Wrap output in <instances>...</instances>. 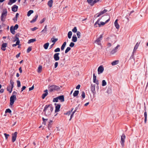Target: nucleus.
Returning <instances> with one entry per match:
<instances>
[{"label":"nucleus","mask_w":148,"mask_h":148,"mask_svg":"<svg viewBox=\"0 0 148 148\" xmlns=\"http://www.w3.org/2000/svg\"><path fill=\"white\" fill-rule=\"evenodd\" d=\"M53 110V107L52 104L46 105L43 110L44 115L47 116H49L51 115Z\"/></svg>","instance_id":"1"},{"label":"nucleus","mask_w":148,"mask_h":148,"mask_svg":"<svg viewBox=\"0 0 148 148\" xmlns=\"http://www.w3.org/2000/svg\"><path fill=\"white\" fill-rule=\"evenodd\" d=\"M48 88L49 91L50 92H52L55 91H59L60 89V87L59 86L56 85L51 86L49 85Z\"/></svg>","instance_id":"2"},{"label":"nucleus","mask_w":148,"mask_h":148,"mask_svg":"<svg viewBox=\"0 0 148 148\" xmlns=\"http://www.w3.org/2000/svg\"><path fill=\"white\" fill-rule=\"evenodd\" d=\"M14 82L12 79L10 80V85L7 88V90L10 93L12 92V89L14 87Z\"/></svg>","instance_id":"3"},{"label":"nucleus","mask_w":148,"mask_h":148,"mask_svg":"<svg viewBox=\"0 0 148 148\" xmlns=\"http://www.w3.org/2000/svg\"><path fill=\"white\" fill-rule=\"evenodd\" d=\"M7 10L6 9H5L3 10L2 12V13L1 16V21L4 22L6 17L7 15Z\"/></svg>","instance_id":"4"},{"label":"nucleus","mask_w":148,"mask_h":148,"mask_svg":"<svg viewBox=\"0 0 148 148\" xmlns=\"http://www.w3.org/2000/svg\"><path fill=\"white\" fill-rule=\"evenodd\" d=\"M16 99V96L15 95H12L10 97V105L11 106H12L13 105Z\"/></svg>","instance_id":"5"},{"label":"nucleus","mask_w":148,"mask_h":148,"mask_svg":"<svg viewBox=\"0 0 148 148\" xmlns=\"http://www.w3.org/2000/svg\"><path fill=\"white\" fill-rule=\"evenodd\" d=\"M88 3L91 6H93L95 3L99 2H101V0H87Z\"/></svg>","instance_id":"6"},{"label":"nucleus","mask_w":148,"mask_h":148,"mask_svg":"<svg viewBox=\"0 0 148 148\" xmlns=\"http://www.w3.org/2000/svg\"><path fill=\"white\" fill-rule=\"evenodd\" d=\"M125 135L124 133L121 136V143L122 147H124L125 140Z\"/></svg>","instance_id":"7"},{"label":"nucleus","mask_w":148,"mask_h":148,"mask_svg":"<svg viewBox=\"0 0 148 148\" xmlns=\"http://www.w3.org/2000/svg\"><path fill=\"white\" fill-rule=\"evenodd\" d=\"M103 36V34H101L99 37L97 38L95 41V42L97 43L99 45H100L101 43H100Z\"/></svg>","instance_id":"8"},{"label":"nucleus","mask_w":148,"mask_h":148,"mask_svg":"<svg viewBox=\"0 0 148 148\" xmlns=\"http://www.w3.org/2000/svg\"><path fill=\"white\" fill-rule=\"evenodd\" d=\"M54 105L55 106V112H59L60 111L61 104L60 103L57 104L56 103H55Z\"/></svg>","instance_id":"9"},{"label":"nucleus","mask_w":148,"mask_h":148,"mask_svg":"<svg viewBox=\"0 0 148 148\" xmlns=\"http://www.w3.org/2000/svg\"><path fill=\"white\" fill-rule=\"evenodd\" d=\"M17 133V132H15L14 133L12 134V142H14L16 140Z\"/></svg>","instance_id":"10"},{"label":"nucleus","mask_w":148,"mask_h":148,"mask_svg":"<svg viewBox=\"0 0 148 148\" xmlns=\"http://www.w3.org/2000/svg\"><path fill=\"white\" fill-rule=\"evenodd\" d=\"M91 91L92 93L93 94V95H94L96 93V91L95 90V85L91 84Z\"/></svg>","instance_id":"11"},{"label":"nucleus","mask_w":148,"mask_h":148,"mask_svg":"<svg viewBox=\"0 0 148 148\" xmlns=\"http://www.w3.org/2000/svg\"><path fill=\"white\" fill-rule=\"evenodd\" d=\"M104 70V68L102 66H100L98 69V74H99L103 73Z\"/></svg>","instance_id":"12"},{"label":"nucleus","mask_w":148,"mask_h":148,"mask_svg":"<svg viewBox=\"0 0 148 148\" xmlns=\"http://www.w3.org/2000/svg\"><path fill=\"white\" fill-rule=\"evenodd\" d=\"M60 54V53H55L53 56V58L54 60L56 61H58L60 59V57L59 56V55Z\"/></svg>","instance_id":"13"},{"label":"nucleus","mask_w":148,"mask_h":148,"mask_svg":"<svg viewBox=\"0 0 148 148\" xmlns=\"http://www.w3.org/2000/svg\"><path fill=\"white\" fill-rule=\"evenodd\" d=\"M7 46V44L6 43H3L1 45V49L3 51H5L6 50V47Z\"/></svg>","instance_id":"14"},{"label":"nucleus","mask_w":148,"mask_h":148,"mask_svg":"<svg viewBox=\"0 0 148 148\" xmlns=\"http://www.w3.org/2000/svg\"><path fill=\"white\" fill-rule=\"evenodd\" d=\"M18 9V6L16 5H14L12 8V10L13 12H16Z\"/></svg>","instance_id":"15"},{"label":"nucleus","mask_w":148,"mask_h":148,"mask_svg":"<svg viewBox=\"0 0 148 148\" xmlns=\"http://www.w3.org/2000/svg\"><path fill=\"white\" fill-rule=\"evenodd\" d=\"M58 97V99L61 102H63L64 101V97L63 95H60Z\"/></svg>","instance_id":"16"},{"label":"nucleus","mask_w":148,"mask_h":148,"mask_svg":"<svg viewBox=\"0 0 148 148\" xmlns=\"http://www.w3.org/2000/svg\"><path fill=\"white\" fill-rule=\"evenodd\" d=\"M38 14H36L35 16L33 18L32 20L30 21V23H33L35 22L36 21V19L38 16Z\"/></svg>","instance_id":"17"},{"label":"nucleus","mask_w":148,"mask_h":148,"mask_svg":"<svg viewBox=\"0 0 148 148\" xmlns=\"http://www.w3.org/2000/svg\"><path fill=\"white\" fill-rule=\"evenodd\" d=\"M77 38L76 37V35L75 34L72 37V41H73V42H75L77 41Z\"/></svg>","instance_id":"18"},{"label":"nucleus","mask_w":148,"mask_h":148,"mask_svg":"<svg viewBox=\"0 0 148 148\" xmlns=\"http://www.w3.org/2000/svg\"><path fill=\"white\" fill-rule=\"evenodd\" d=\"M53 121L51 120H50V121L48 123V129L49 130H50V128L51 127V126L52 125Z\"/></svg>","instance_id":"19"},{"label":"nucleus","mask_w":148,"mask_h":148,"mask_svg":"<svg viewBox=\"0 0 148 148\" xmlns=\"http://www.w3.org/2000/svg\"><path fill=\"white\" fill-rule=\"evenodd\" d=\"M53 2V0H50L48 2L47 5L50 8L52 7Z\"/></svg>","instance_id":"20"},{"label":"nucleus","mask_w":148,"mask_h":148,"mask_svg":"<svg viewBox=\"0 0 148 148\" xmlns=\"http://www.w3.org/2000/svg\"><path fill=\"white\" fill-rule=\"evenodd\" d=\"M118 21V19H116L114 23L115 26L116 27V28L117 29H119L120 27L119 25L117 22Z\"/></svg>","instance_id":"21"},{"label":"nucleus","mask_w":148,"mask_h":148,"mask_svg":"<svg viewBox=\"0 0 148 148\" xmlns=\"http://www.w3.org/2000/svg\"><path fill=\"white\" fill-rule=\"evenodd\" d=\"M15 29L14 28L13 26H11L10 27V31L11 33L13 34H14L15 33Z\"/></svg>","instance_id":"22"},{"label":"nucleus","mask_w":148,"mask_h":148,"mask_svg":"<svg viewBox=\"0 0 148 148\" xmlns=\"http://www.w3.org/2000/svg\"><path fill=\"white\" fill-rule=\"evenodd\" d=\"M19 14L18 13H16V14L15 16L13 18V20L14 21L15 23H16L17 20V18Z\"/></svg>","instance_id":"23"},{"label":"nucleus","mask_w":148,"mask_h":148,"mask_svg":"<svg viewBox=\"0 0 148 148\" xmlns=\"http://www.w3.org/2000/svg\"><path fill=\"white\" fill-rule=\"evenodd\" d=\"M108 10H107L104 9L103 11H101L99 12V14L98 16H100L101 15L107 12Z\"/></svg>","instance_id":"24"},{"label":"nucleus","mask_w":148,"mask_h":148,"mask_svg":"<svg viewBox=\"0 0 148 148\" xmlns=\"http://www.w3.org/2000/svg\"><path fill=\"white\" fill-rule=\"evenodd\" d=\"M60 61H62V62L60 64V65L61 66V67H62V66H63L64 64L65 63V58H64L62 60H60Z\"/></svg>","instance_id":"25"},{"label":"nucleus","mask_w":148,"mask_h":148,"mask_svg":"<svg viewBox=\"0 0 148 148\" xmlns=\"http://www.w3.org/2000/svg\"><path fill=\"white\" fill-rule=\"evenodd\" d=\"M49 44V43L47 42L44 45L43 47L45 49H48Z\"/></svg>","instance_id":"26"},{"label":"nucleus","mask_w":148,"mask_h":148,"mask_svg":"<svg viewBox=\"0 0 148 148\" xmlns=\"http://www.w3.org/2000/svg\"><path fill=\"white\" fill-rule=\"evenodd\" d=\"M36 41V38L31 39L28 40V43L30 44L31 43L34 42Z\"/></svg>","instance_id":"27"},{"label":"nucleus","mask_w":148,"mask_h":148,"mask_svg":"<svg viewBox=\"0 0 148 148\" xmlns=\"http://www.w3.org/2000/svg\"><path fill=\"white\" fill-rule=\"evenodd\" d=\"M79 90H75L74 92L73 93V96L74 97H76L79 94Z\"/></svg>","instance_id":"28"},{"label":"nucleus","mask_w":148,"mask_h":148,"mask_svg":"<svg viewBox=\"0 0 148 148\" xmlns=\"http://www.w3.org/2000/svg\"><path fill=\"white\" fill-rule=\"evenodd\" d=\"M66 42H64L63 44L61 46V49L62 51L64 49L65 47L66 46Z\"/></svg>","instance_id":"29"},{"label":"nucleus","mask_w":148,"mask_h":148,"mask_svg":"<svg viewBox=\"0 0 148 148\" xmlns=\"http://www.w3.org/2000/svg\"><path fill=\"white\" fill-rule=\"evenodd\" d=\"M17 0H10L9 1L8 3V5H11L12 3H15Z\"/></svg>","instance_id":"30"},{"label":"nucleus","mask_w":148,"mask_h":148,"mask_svg":"<svg viewBox=\"0 0 148 148\" xmlns=\"http://www.w3.org/2000/svg\"><path fill=\"white\" fill-rule=\"evenodd\" d=\"M34 12V11L33 10H29L27 13V16H29L30 15Z\"/></svg>","instance_id":"31"},{"label":"nucleus","mask_w":148,"mask_h":148,"mask_svg":"<svg viewBox=\"0 0 148 148\" xmlns=\"http://www.w3.org/2000/svg\"><path fill=\"white\" fill-rule=\"evenodd\" d=\"M119 62V60H115L112 62L111 64L113 66L115 65L118 64Z\"/></svg>","instance_id":"32"},{"label":"nucleus","mask_w":148,"mask_h":148,"mask_svg":"<svg viewBox=\"0 0 148 148\" xmlns=\"http://www.w3.org/2000/svg\"><path fill=\"white\" fill-rule=\"evenodd\" d=\"M144 115L145 117V121L144 122L145 123H146L147 120V112H145L144 113Z\"/></svg>","instance_id":"33"},{"label":"nucleus","mask_w":148,"mask_h":148,"mask_svg":"<svg viewBox=\"0 0 148 148\" xmlns=\"http://www.w3.org/2000/svg\"><path fill=\"white\" fill-rule=\"evenodd\" d=\"M72 34V33L71 31H69L68 32V38L69 39H70L71 38V36Z\"/></svg>","instance_id":"34"},{"label":"nucleus","mask_w":148,"mask_h":148,"mask_svg":"<svg viewBox=\"0 0 148 148\" xmlns=\"http://www.w3.org/2000/svg\"><path fill=\"white\" fill-rule=\"evenodd\" d=\"M101 18H99L98 19V20L97 21L95 22V24H94V27H97V26L96 25L97 24H98L99 23V21H100V20L101 19Z\"/></svg>","instance_id":"35"},{"label":"nucleus","mask_w":148,"mask_h":148,"mask_svg":"<svg viewBox=\"0 0 148 148\" xmlns=\"http://www.w3.org/2000/svg\"><path fill=\"white\" fill-rule=\"evenodd\" d=\"M140 43H138L137 42L136 44L134 46V50H136V49H138V47Z\"/></svg>","instance_id":"36"},{"label":"nucleus","mask_w":148,"mask_h":148,"mask_svg":"<svg viewBox=\"0 0 148 148\" xmlns=\"http://www.w3.org/2000/svg\"><path fill=\"white\" fill-rule=\"evenodd\" d=\"M53 37H53V38H51V42H53V43H54L57 41H58V38H55L53 39H53L54 38H53Z\"/></svg>","instance_id":"37"},{"label":"nucleus","mask_w":148,"mask_h":148,"mask_svg":"<svg viewBox=\"0 0 148 148\" xmlns=\"http://www.w3.org/2000/svg\"><path fill=\"white\" fill-rule=\"evenodd\" d=\"M42 66L41 65H40L38 67V73L41 72L42 71Z\"/></svg>","instance_id":"38"},{"label":"nucleus","mask_w":148,"mask_h":148,"mask_svg":"<svg viewBox=\"0 0 148 148\" xmlns=\"http://www.w3.org/2000/svg\"><path fill=\"white\" fill-rule=\"evenodd\" d=\"M71 49V48L70 47H68L65 51V53H67Z\"/></svg>","instance_id":"39"},{"label":"nucleus","mask_w":148,"mask_h":148,"mask_svg":"<svg viewBox=\"0 0 148 148\" xmlns=\"http://www.w3.org/2000/svg\"><path fill=\"white\" fill-rule=\"evenodd\" d=\"M97 77L95 75V74L94 73L93 74V82H96V79Z\"/></svg>","instance_id":"40"},{"label":"nucleus","mask_w":148,"mask_h":148,"mask_svg":"<svg viewBox=\"0 0 148 148\" xmlns=\"http://www.w3.org/2000/svg\"><path fill=\"white\" fill-rule=\"evenodd\" d=\"M106 82L105 80H103L102 81V86H104L106 85Z\"/></svg>","instance_id":"41"},{"label":"nucleus","mask_w":148,"mask_h":148,"mask_svg":"<svg viewBox=\"0 0 148 148\" xmlns=\"http://www.w3.org/2000/svg\"><path fill=\"white\" fill-rule=\"evenodd\" d=\"M48 94H47V93H45L42 94V99H45V98L48 95Z\"/></svg>","instance_id":"42"},{"label":"nucleus","mask_w":148,"mask_h":148,"mask_svg":"<svg viewBox=\"0 0 148 148\" xmlns=\"http://www.w3.org/2000/svg\"><path fill=\"white\" fill-rule=\"evenodd\" d=\"M106 23H105V22H101L100 23H99L98 24L99 25V27H100L101 25L103 26V25H104Z\"/></svg>","instance_id":"43"},{"label":"nucleus","mask_w":148,"mask_h":148,"mask_svg":"<svg viewBox=\"0 0 148 148\" xmlns=\"http://www.w3.org/2000/svg\"><path fill=\"white\" fill-rule=\"evenodd\" d=\"M47 26L46 25L45 26L44 29L41 31V32H43L44 33H45L46 32L47 29Z\"/></svg>","instance_id":"44"},{"label":"nucleus","mask_w":148,"mask_h":148,"mask_svg":"<svg viewBox=\"0 0 148 148\" xmlns=\"http://www.w3.org/2000/svg\"><path fill=\"white\" fill-rule=\"evenodd\" d=\"M112 92V89L110 88H108L107 90V92L108 94H110Z\"/></svg>","instance_id":"45"},{"label":"nucleus","mask_w":148,"mask_h":148,"mask_svg":"<svg viewBox=\"0 0 148 148\" xmlns=\"http://www.w3.org/2000/svg\"><path fill=\"white\" fill-rule=\"evenodd\" d=\"M72 31L74 33H76L77 32V29L76 27H75L74 28L72 29Z\"/></svg>","instance_id":"46"},{"label":"nucleus","mask_w":148,"mask_h":148,"mask_svg":"<svg viewBox=\"0 0 148 148\" xmlns=\"http://www.w3.org/2000/svg\"><path fill=\"white\" fill-rule=\"evenodd\" d=\"M12 112V111L9 108H8L6 109L5 111V113H11Z\"/></svg>","instance_id":"47"},{"label":"nucleus","mask_w":148,"mask_h":148,"mask_svg":"<svg viewBox=\"0 0 148 148\" xmlns=\"http://www.w3.org/2000/svg\"><path fill=\"white\" fill-rule=\"evenodd\" d=\"M58 97H57L53 99V102H57L58 101Z\"/></svg>","instance_id":"48"},{"label":"nucleus","mask_w":148,"mask_h":148,"mask_svg":"<svg viewBox=\"0 0 148 148\" xmlns=\"http://www.w3.org/2000/svg\"><path fill=\"white\" fill-rule=\"evenodd\" d=\"M81 96L83 99H84L85 97V93L84 91H83L81 93Z\"/></svg>","instance_id":"49"},{"label":"nucleus","mask_w":148,"mask_h":148,"mask_svg":"<svg viewBox=\"0 0 148 148\" xmlns=\"http://www.w3.org/2000/svg\"><path fill=\"white\" fill-rule=\"evenodd\" d=\"M32 50V48L30 47H29L27 50V53H28L30 52Z\"/></svg>","instance_id":"50"},{"label":"nucleus","mask_w":148,"mask_h":148,"mask_svg":"<svg viewBox=\"0 0 148 148\" xmlns=\"http://www.w3.org/2000/svg\"><path fill=\"white\" fill-rule=\"evenodd\" d=\"M17 83V86L18 87H19L21 86V82L20 81L17 80L16 81Z\"/></svg>","instance_id":"51"},{"label":"nucleus","mask_w":148,"mask_h":148,"mask_svg":"<svg viewBox=\"0 0 148 148\" xmlns=\"http://www.w3.org/2000/svg\"><path fill=\"white\" fill-rule=\"evenodd\" d=\"M81 33L80 32L77 31V35L78 38H79L81 36Z\"/></svg>","instance_id":"52"},{"label":"nucleus","mask_w":148,"mask_h":148,"mask_svg":"<svg viewBox=\"0 0 148 148\" xmlns=\"http://www.w3.org/2000/svg\"><path fill=\"white\" fill-rule=\"evenodd\" d=\"M75 45V43L73 42H71L69 44V46L70 47H73Z\"/></svg>","instance_id":"53"},{"label":"nucleus","mask_w":148,"mask_h":148,"mask_svg":"<svg viewBox=\"0 0 148 148\" xmlns=\"http://www.w3.org/2000/svg\"><path fill=\"white\" fill-rule=\"evenodd\" d=\"M117 52L114 49H113L112 51H111L110 52V54H113L114 53H115Z\"/></svg>","instance_id":"54"},{"label":"nucleus","mask_w":148,"mask_h":148,"mask_svg":"<svg viewBox=\"0 0 148 148\" xmlns=\"http://www.w3.org/2000/svg\"><path fill=\"white\" fill-rule=\"evenodd\" d=\"M60 49L59 47L57 48L56 49H55L54 50V52H56V53L57 52H60Z\"/></svg>","instance_id":"55"},{"label":"nucleus","mask_w":148,"mask_h":148,"mask_svg":"<svg viewBox=\"0 0 148 148\" xmlns=\"http://www.w3.org/2000/svg\"><path fill=\"white\" fill-rule=\"evenodd\" d=\"M42 119L43 121V123H44V124L45 125L46 123V122L48 120V119H45L43 117H42Z\"/></svg>","instance_id":"56"},{"label":"nucleus","mask_w":148,"mask_h":148,"mask_svg":"<svg viewBox=\"0 0 148 148\" xmlns=\"http://www.w3.org/2000/svg\"><path fill=\"white\" fill-rule=\"evenodd\" d=\"M4 135L6 139L7 140L8 138V136H9V135L7 134L6 133H4Z\"/></svg>","instance_id":"57"},{"label":"nucleus","mask_w":148,"mask_h":148,"mask_svg":"<svg viewBox=\"0 0 148 148\" xmlns=\"http://www.w3.org/2000/svg\"><path fill=\"white\" fill-rule=\"evenodd\" d=\"M45 19H46L45 18H43L41 21H40V23L42 24L45 21Z\"/></svg>","instance_id":"58"},{"label":"nucleus","mask_w":148,"mask_h":148,"mask_svg":"<svg viewBox=\"0 0 148 148\" xmlns=\"http://www.w3.org/2000/svg\"><path fill=\"white\" fill-rule=\"evenodd\" d=\"M18 27V24H16L14 27V28L15 29H17Z\"/></svg>","instance_id":"59"},{"label":"nucleus","mask_w":148,"mask_h":148,"mask_svg":"<svg viewBox=\"0 0 148 148\" xmlns=\"http://www.w3.org/2000/svg\"><path fill=\"white\" fill-rule=\"evenodd\" d=\"M79 104L75 108V110H74V111H73L74 112H75L78 109V108H79Z\"/></svg>","instance_id":"60"},{"label":"nucleus","mask_w":148,"mask_h":148,"mask_svg":"<svg viewBox=\"0 0 148 148\" xmlns=\"http://www.w3.org/2000/svg\"><path fill=\"white\" fill-rule=\"evenodd\" d=\"M38 29V28L35 27L33 28H31V30L32 31H34Z\"/></svg>","instance_id":"61"},{"label":"nucleus","mask_w":148,"mask_h":148,"mask_svg":"<svg viewBox=\"0 0 148 148\" xmlns=\"http://www.w3.org/2000/svg\"><path fill=\"white\" fill-rule=\"evenodd\" d=\"M26 88V87L25 86H23L22 87V88H21V92H22L23 90H25Z\"/></svg>","instance_id":"62"},{"label":"nucleus","mask_w":148,"mask_h":148,"mask_svg":"<svg viewBox=\"0 0 148 148\" xmlns=\"http://www.w3.org/2000/svg\"><path fill=\"white\" fill-rule=\"evenodd\" d=\"M58 62H56L54 64V67L55 68H57V67L58 66Z\"/></svg>","instance_id":"63"},{"label":"nucleus","mask_w":148,"mask_h":148,"mask_svg":"<svg viewBox=\"0 0 148 148\" xmlns=\"http://www.w3.org/2000/svg\"><path fill=\"white\" fill-rule=\"evenodd\" d=\"M75 112H73L71 114V116H70V118L69 119V120L70 121L71 119L73 117V114H74Z\"/></svg>","instance_id":"64"}]
</instances>
